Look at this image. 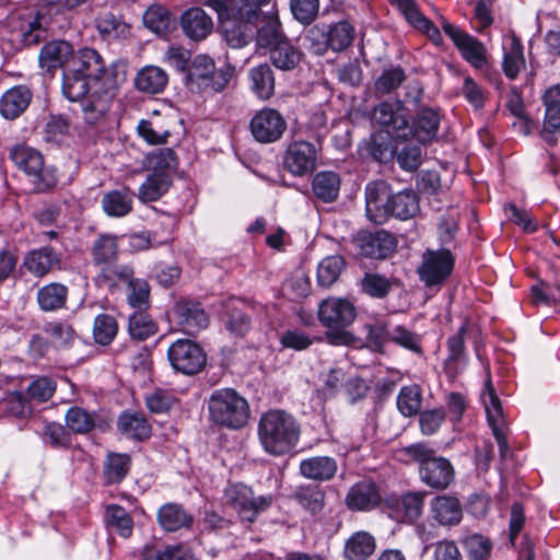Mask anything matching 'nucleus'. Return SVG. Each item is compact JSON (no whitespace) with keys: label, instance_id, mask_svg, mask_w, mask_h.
<instances>
[{"label":"nucleus","instance_id":"f257e3e1","mask_svg":"<svg viewBox=\"0 0 560 560\" xmlns=\"http://www.w3.org/2000/svg\"><path fill=\"white\" fill-rule=\"evenodd\" d=\"M270 0H233L228 5L221 0H212V10L218 14L219 32L222 35H283L278 13L262 14L260 5Z\"/></svg>","mask_w":560,"mask_h":560},{"label":"nucleus","instance_id":"f03ea898","mask_svg":"<svg viewBox=\"0 0 560 560\" xmlns=\"http://www.w3.org/2000/svg\"><path fill=\"white\" fill-rule=\"evenodd\" d=\"M364 194L366 218L377 225L385 224L390 218L406 221L420 211L419 198L412 189L394 194L385 180L369 183Z\"/></svg>","mask_w":560,"mask_h":560},{"label":"nucleus","instance_id":"7ed1b4c3","mask_svg":"<svg viewBox=\"0 0 560 560\" xmlns=\"http://www.w3.org/2000/svg\"><path fill=\"white\" fill-rule=\"evenodd\" d=\"M128 65L124 60L112 62V70L105 81H95L85 86V92L80 97L65 96L71 102H80L82 117L91 126H101L106 121L112 102L116 97L119 88L126 82Z\"/></svg>","mask_w":560,"mask_h":560},{"label":"nucleus","instance_id":"20e7f679","mask_svg":"<svg viewBox=\"0 0 560 560\" xmlns=\"http://www.w3.org/2000/svg\"><path fill=\"white\" fill-rule=\"evenodd\" d=\"M257 435L267 454L283 456L296 447L301 428L291 413L282 409H270L260 416Z\"/></svg>","mask_w":560,"mask_h":560},{"label":"nucleus","instance_id":"39448f33","mask_svg":"<svg viewBox=\"0 0 560 560\" xmlns=\"http://www.w3.org/2000/svg\"><path fill=\"white\" fill-rule=\"evenodd\" d=\"M112 70V63L106 67L102 56L92 48H82L73 52L68 61L66 74L62 79L63 94L80 97L95 81H105Z\"/></svg>","mask_w":560,"mask_h":560},{"label":"nucleus","instance_id":"423d86ee","mask_svg":"<svg viewBox=\"0 0 560 560\" xmlns=\"http://www.w3.org/2000/svg\"><path fill=\"white\" fill-rule=\"evenodd\" d=\"M400 452L419 465L420 480L428 487L444 490L453 482L455 471L452 463L438 456L435 450L427 443H413L402 447Z\"/></svg>","mask_w":560,"mask_h":560},{"label":"nucleus","instance_id":"0eeeda50","mask_svg":"<svg viewBox=\"0 0 560 560\" xmlns=\"http://www.w3.org/2000/svg\"><path fill=\"white\" fill-rule=\"evenodd\" d=\"M9 156L14 165L27 176L35 192H48L56 187L57 171L54 166L45 164L40 151L26 144H18L10 150Z\"/></svg>","mask_w":560,"mask_h":560},{"label":"nucleus","instance_id":"6e6552de","mask_svg":"<svg viewBox=\"0 0 560 560\" xmlns=\"http://www.w3.org/2000/svg\"><path fill=\"white\" fill-rule=\"evenodd\" d=\"M355 307L346 299L329 298L318 307V319L323 326L331 329L326 337L331 345H347L350 335L343 330L355 318Z\"/></svg>","mask_w":560,"mask_h":560},{"label":"nucleus","instance_id":"1a4fd4ad","mask_svg":"<svg viewBox=\"0 0 560 560\" xmlns=\"http://www.w3.org/2000/svg\"><path fill=\"white\" fill-rule=\"evenodd\" d=\"M249 405L233 388L212 393V422L230 429H241L249 419Z\"/></svg>","mask_w":560,"mask_h":560},{"label":"nucleus","instance_id":"9d476101","mask_svg":"<svg viewBox=\"0 0 560 560\" xmlns=\"http://www.w3.org/2000/svg\"><path fill=\"white\" fill-rule=\"evenodd\" d=\"M225 501L238 514L242 521L254 523L257 516L267 511L273 503L272 494L256 497L252 488L236 483L229 486L224 491Z\"/></svg>","mask_w":560,"mask_h":560},{"label":"nucleus","instance_id":"9b49d317","mask_svg":"<svg viewBox=\"0 0 560 560\" xmlns=\"http://www.w3.org/2000/svg\"><path fill=\"white\" fill-rule=\"evenodd\" d=\"M372 119L380 125L383 132L396 141H406L412 132L408 124L401 101H385L375 106Z\"/></svg>","mask_w":560,"mask_h":560},{"label":"nucleus","instance_id":"f8f14e48","mask_svg":"<svg viewBox=\"0 0 560 560\" xmlns=\"http://www.w3.org/2000/svg\"><path fill=\"white\" fill-rule=\"evenodd\" d=\"M172 368L185 375L199 373L207 363V354L201 347L190 339H177L167 350Z\"/></svg>","mask_w":560,"mask_h":560},{"label":"nucleus","instance_id":"ddd939ff","mask_svg":"<svg viewBox=\"0 0 560 560\" xmlns=\"http://www.w3.org/2000/svg\"><path fill=\"white\" fill-rule=\"evenodd\" d=\"M46 7L39 9L35 13L20 16L19 31L21 35H32L33 33L45 32L55 35L58 32H65L60 20L63 14L56 12L52 14L54 8H65V0H43Z\"/></svg>","mask_w":560,"mask_h":560},{"label":"nucleus","instance_id":"4468645a","mask_svg":"<svg viewBox=\"0 0 560 560\" xmlns=\"http://www.w3.org/2000/svg\"><path fill=\"white\" fill-rule=\"evenodd\" d=\"M454 257L450 249H428L422 255L418 275L425 287L440 285L451 276L454 269Z\"/></svg>","mask_w":560,"mask_h":560},{"label":"nucleus","instance_id":"2eb2a0df","mask_svg":"<svg viewBox=\"0 0 560 560\" xmlns=\"http://www.w3.org/2000/svg\"><path fill=\"white\" fill-rule=\"evenodd\" d=\"M353 242L361 256L372 259H386L397 247L395 236L385 230L360 231Z\"/></svg>","mask_w":560,"mask_h":560},{"label":"nucleus","instance_id":"dca6fc26","mask_svg":"<svg viewBox=\"0 0 560 560\" xmlns=\"http://www.w3.org/2000/svg\"><path fill=\"white\" fill-rule=\"evenodd\" d=\"M250 132L260 143L278 141L287 129L283 116L273 108H262L250 120Z\"/></svg>","mask_w":560,"mask_h":560},{"label":"nucleus","instance_id":"f3484780","mask_svg":"<svg viewBox=\"0 0 560 560\" xmlns=\"http://www.w3.org/2000/svg\"><path fill=\"white\" fill-rule=\"evenodd\" d=\"M317 149L307 141H294L289 144L284 158V167L295 176H303L316 166Z\"/></svg>","mask_w":560,"mask_h":560},{"label":"nucleus","instance_id":"a211bd4d","mask_svg":"<svg viewBox=\"0 0 560 560\" xmlns=\"http://www.w3.org/2000/svg\"><path fill=\"white\" fill-rule=\"evenodd\" d=\"M382 502L378 486L372 479H362L352 485L345 498L350 511L368 512L376 509Z\"/></svg>","mask_w":560,"mask_h":560},{"label":"nucleus","instance_id":"6ab92c4d","mask_svg":"<svg viewBox=\"0 0 560 560\" xmlns=\"http://www.w3.org/2000/svg\"><path fill=\"white\" fill-rule=\"evenodd\" d=\"M256 38L259 46L269 47V57L275 67L291 70L299 65L302 54L288 40V37Z\"/></svg>","mask_w":560,"mask_h":560},{"label":"nucleus","instance_id":"aec40b11","mask_svg":"<svg viewBox=\"0 0 560 560\" xmlns=\"http://www.w3.org/2000/svg\"><path fill=\"white\" fill-rule=\"evenodd\" d=\"M545 116L540 136L550 145L557 143L560 132V84L549 88L542 95Z\"/></svg>","mask_w":560,"mask_h":560},{"label":"nucleus","instance_id":"412c9836","mask_svg":"<svg viewBox=\"0 0 560 560\" xmlns=\"http://www.w3.org/2000/svg\"><path fill=\"white\" fill-rule=\"evenodd\" d=\"M467 323H463L457 331L446 340L447 355L443 362V370L451 380L457 377L467 365V352L465 348V336Z\"/></svg>","mask_w":560,"mask_h":560},{"label":"nucleus","instance_id":"4be33fe9","mask_svg":"<svg viewBox=\"0 0 560 560\" xmlns=\"http://www.w3.org/2000/svg\"><path fill=\"white\" fill-rule=\"evenodd\" d=\"M424 492H408L386 500L389 516L397 522H415L422 513Z\"/></svg>","mask_w":560,"mask_h":560},{"label":"nucleus","instance_id":"5701e85b","mask_svg":"<svg viewBox=\"0 0 560 560\" xmlns=\"http://www.w3.org/2000/svg\"><path fill=\"white\" fill-rule=\"evenodd\" d=\"M174 315L178 325L192 334L208 326V314L201 303L191 299H183L174 305Z\"/></svg>","mask_w":560,"mask_h":560},{"label":"nucleus","instance_id":"b1692460","mask_svg":"<svg viewBox=\"0 0 560 560\" xmlns=\"http://www.w3.org/2000/svg\"><path fill=\"white\" fill-rule=\"evenodd\" d=\"M432 518L441 526H456L462 522L463 510L457 498L452 495H436L430 502Z\"/></svg>","mask_w":560,"mask_h":560},{"label":"nucleus","instance_id":"393cba45","mask_svg":"<svg viewBox=\"0 0 560 560\" xmlns=\"http://www.w3.org/2000/svg\"><path fill=\"white\" fill-rule=\"evenodd\" d=\"M73 52L74 50L70 43L60 38L54 39L40 49V67L45 68L47 71H55L58 68H62L65 75L68 61L72 59Z\"/></svg>","mask_w":560,"mask_h":560},{"label":"nucleus","instance_id":"a878e982","mask_svg":"<svg viewBox=\"0 0 560 560\" xmlns=\"http://www.w3.org/2000/svg\"><path fill=\"white\" fill-rule=\"evenodd\" d=\"M338 470L337 460L330 456H312L302 459L299 472L305 479L325 482L331 480Z\"/></svg>","mask_w":560,"mask_h":560},{"label":"nucleus","instance_id":"bb28decb","mask_svg":"<svg viewBox=\"0 0 560 560\" xmlns=\"http://www.w3.org/2000/svg\"><path fill=\"white\" fill-rule=\"evenodd\" d=\"M135 278L131 265L113 262L100 269L94 281L96 285L106 288L110 293L119 290L121 284L127 285Z\"/></svg>","mask_w":560,"mask_h":560},{"label":"nucleus","instance_id":"cd10ccee","mask_svg":"<svg viewBox=\"0 0 560 560\" xmlns=\"http://www.w3.org/2000/svg\"><path fill=\"white\" fill-rule=\"evenodd\" d=\"M59 262V255L50 246L28 252L23 261L26 270L38 278L48 275Z\"/></svg>","mask_w":560,"mask_h":560},{"label":"nucleus","instance_id":"c85d7f7f","mask_svg":"<svg viewBox=\"0 0 560 560\" xmlns=\"http://www.w3.org/2000/svg\"><path fill=\"white\" fill-rule=\"evenodd\" d=\"M69 289L60 282H50L36 292V303L42 312H57L66 308Z\"/></svg>","mask_w":560,"mask_h":560},{"label":"nucleus","instance_id":"c756f323","mask_svg":"<svg viewBox=\"0 0 560 560\" xmlns=\"http://www.w3.org/2000/svg\"><path fill=\"white\" fill-rule=\"evenodd\" d=\"M486 387L488 389V397H489V402H490V405L485 402L488 422H489V425L491 427L493 436L497 441L500 456H501V458L504 459L508 457V455L510 453V448H509L508 440L504 435V432L501 430V428L498 424L499 420L502 417V407H501L499 398L495 396L494 390L492 389L490 380L487 381Z\"/></svg>","mask_w":560,"mask_h":560},{"label":"nucleus","instance_id":"7c9ffc66","mask_svg":"<svg viewBox=\"0 0 560 560\" xmlns=\"http://www.w3.org/2000/svg\"><path fill=\"white\" fill-rule=\"evenodd\" d=\"M32 92L24 85L8 90L0 100V113L7 119H15L28 107Z\"/></svg>","mask_w":560,"mask_h":560},{"label":"nucleus","instance_id":"2f4dec72","mask_svg":"<svg viewBox=\"0 0 560 560\" xmlns=\"http://www.w3.org/2000/svg\"><path fill=\"white\" fill-rule=\"evenodd\" d=\"M133 195L129 187L105 192L101 200L103 211L112 218L128 215L133 209Z\"/></svg>","mask_w":560,"mask_h":560},{"label":"nucleus","instance_id":"473e14b6","mask_svg":"<svg viewBox=\"0 0 560 560\" xmlns=\"http://www.w3.org/2000/svg\"><path fill=\"white\" fill-rule=\"evenodd\" d=\"M119 236L109 233L100 234L91 247L92 261L103 268L116 262L119 256Z\"/></svg>","mask_w":560,"mask_h":560},{"label":"nucleus","instance_id":"72a5a7b5","mask_svg":"<svg viewBox=\"0 0 560 560\" xmlns=\"http://www.w3.org/2000/svg\"><path fill=\"white\" fill-rule=\"evenodd\" d=\"M144 26L155 35H167L176 30V18L163 5H150L143 13Z\"/></svg>","mask_w":560,"mask_h":560},{"label":"nucleus","instance_id":"f704fd0d","mask_svg":"<svg viewBox=\"0 0 560 560\" xmlns=\"http://www.w3.org/2000/svg\"><path fill=\"white\" fill-rule=\"evenodd\" d=\"M291 498L311 515L319 514L325 508L326 492L318 485H301L294 489Z\"/></svg>","mask_w":560,"mask_h":560},{"label":"nucleus","instance_id":"c9c22d12","mask_svg":"<svg viewBox=\"0 0 560 560\" xmlns=\"http://www.w3.org/2000/svg\"><path fill=\"white\" fill-rule=\"evenodd\" d=\"M524 48L518 37H509L503 43L502 71L509 80H515L525 69Z\"/></svg>","mask_w":560,"mask_h":560},{"label":"nucleus","instance_id":"e433bc0d","mask_svg":"<svg viewBox=\"0 0 560 560\" xmlns=\"http://www.w3.org/2000/svg\"><path fill=\"white\" fill-rule=\"evenodd\" d=\"M117 428L124 435L137 441H144L151 435V424L140 412H122L117 420Z\"/></svg>","mask_w":560,"mask_h":560},{"label":"nucleus","instance_id":"4c0bfd02","mask_svg":"<svg viewBox=\"0 0 560 560\" xmlns=\"http://www.w3.org/2000/svg\"><path fill=\"white\" fill-rule=\"evenodd\" d=\"M168 82L167 73L160 67L145 66L135 78V86L147 94H159L164 91Z\"/></svg>","mask_w":560,"mask_h":560},{"label":"nucleus","instance_id":"58836bf2","mask_svg":"<svg viewBox=\"0 0 560 560\" xmlns=\"http://www.w3.org/2000/svg\"><path fill=\"white\" fill-rule=\"evenodd\" d=\"M340 176L332 171H320L312 179V191L323 202L335 201L340 191Z\"/></svg>","mask_w":560,"mask_h":560},{"label":"nucleus","instance_id":"ea45409f","mask_svg":"<svg viewBox=\"0 0 560 560\" xmlns=\"http://www.w3.org/2000/svg\"><path fill=\"white\" fill-rule=\"evenodd\" d=\"M389 2L401 12L416 31L423 35H440L439 28L418 10L413 0H389Z\"/></svg>","mask_w":560,"mask_h":560},{"label":"nucleus","instance_id":"a19ab883","mask_svg":"<svg viewBox=\"0 0 560 560\" xmlns=\"http://www.w3.org/2000/svg\"><path fill=\"white\" fill-rule=\"evenodd\" d=\"M460 56L475 69H483L488 65L486 46L477 37H451Z\"/></svg>","mask_w":560,"mask_h":560},{"label":"nucleus","instance_id":"79ce46f5","mask_svg":"<svg viewBox=\"0 0 560 560\" xmlns=\"http://www.w3.org/2000/svg\"><path fill=\"white\" fill-rule=\"evenodd\" d=\"M440 114L432 108H422L416 116L409 138H416L419 143L431 141L438 132Z\"/></svg>","mask_w":560,"mask_h":560},{"label":"nucleus","instance_id":"37998d69","mask_svg":"<svg viewBox=\"0 0 560 560\" xmlns=\"http://www.w3.org/2000/svg\"><path fill=\"white\" fill-rule=\"evenodd\" d=\"M172 183L173 176L151 172L139 187L138 199L142 203L156 201L168 191Z\"/></svg>","mask_w":560,"mask_h":560},{"label":"nucleus","instance_id":"c03bdc74","mask_svg":"<svg viewBox=\"0 0 560 560\" xmlns=\"http://www.w3.org/2000/svg\"><path fill=\"white\" fill-rule=\"evenodd\" d=\"M186 83L190 91L201 92L210 86V59L206 55L195 57L186 71Z\"/></svg>","mask_w":560,"mask_h":560},{"label":"nucleus","instance_id":"a18cd8bd","mask_svg":"<svg viewBox=\"0 0 560 560\" xmlns=\"http://www.w3.org/2000/svg\"><path fill=\"white\" fill-rule=\"evenodd\" d=\"M250 89L262 100H269L275 93L273 71L267 63L258 65L249 70Z\"/></svg>","mask_w":560,"mask_h":560},{"label":"nucleus","instance_id":"49530a36","mask_svg":"<svg viewBox=\"0 0 560 560\" xmlns=\"http://www.w3.org/2000/svg\"><path fill=\"white\" fill-rule=\"evenodd\" d=\"M160 525L166 532H175L183 527L190 526L192 517L187 514L182 505L176 503H166L158 512Z\"/></svg>","mask_w":560,"mask_h":560},{"label":"nucleus","instance_id":"de8ad7c7","mask_svg":"<svg viewBox=\"0 0 560 560\" xmlns=\"http://www.w3.org/2000/svg\"><path fill=\"white\" fill-rule=\"evenodd\" d=\"M131 467V458L125 453L109 452L103 466V476L108 485L119 483L128 475Z\"/></svg>","mask_w":560,"mask_h":560},{"label":"nucleus","instance_id":"09e8293b","mask_svg":"<svg viewBox=\"0 0 560 560\" xmlns=\"http://www.w3.org/2000/svg\"><path fill=\"white\" fill-rule=\"evenodd\" d=\"M144 165L151 172L165 173L172 176L177 170L178 159L173 149L160 148L147 154Z\"/></svg>","mask_w":560,"mask_h":560},{"label":"nucleus","instance_id":"8fccbe9b","mask_svg":"<svg viewBox=\"0 0 560 560\" xmlns=\"http://www.w3.org/2000/svg\"><path fill=\"white\" fill-rule=\"evenodd\" d=\"M375 550V539L366 532L353 534L346 542L347 560H366Z\"/></svg>","mask_w":560,"mask_h":560},{"label":"nucleus","instance_id":"3c124183","mask_svg":"<svg viewBox=\"0 0 560 560\" xmlns=\"http://www.w3.org/2000/svg\"><path fill=\"white\" fill-rule=\"evenodd\" d=\"M105 523L109 530L116 532L122 538H129L133 532V521L130 514L120 505H109L105 512Z\"/></svg>","mask_w":560,"mask_h":560},{"label":"nucleus","instance_id":"603ef678","mask_svg":"<svg viewBox=\"0 0 560 560\" xmlns=\"http://www.w3.org/2000/svg\"><path fill=\"white\" fill-rule=\"evenodd\" d=\"M179 22L185 35H208L210 18L199 7L185 10L180 15Z\"/></svg>","mask_w":560,"mask_h":560},{"label":"nucleus","instance_id":"864d4df0","mask_svg":"<svg viewBox=\"0 0 560 560\" xmlns=\"http://www.w3.org/2000/svg\"><path fill=\"white\" fill-rule=\"evenodd\" d=\"M69 432L75 434H86L91 432L96 423V416L82 407H70L65 416Z\"/></svg>","mask_w":560,"mask_h":560},{"label":"nucleus","instance_id":"5fc2aeb1","mask_svg":"<svg viewBox=\"0 0 560 560\" xmlns=\"http://www.w3.org/2000/svg\"><path fill=\"white\" fill-rule=\"evenodd\" d=\"M237 84V72L234 65L223 60L218 67L212 61V92L230 93Z\"/></svg>","mask_w":560,"mask_h":560},{"label":"nucleus","instance_id":"6e6d98bb","mask_svg":"<svg viewBox=\"0 0 560 560\" xmlns=\"http://www.w3.org/2000/svg\"><path fill=\"white\" fill-rule=\"evenodd\" d=\"M145 311L147 310L135 311V313L129 316L128 331L132 339L142 341L158 331L156 324Z\"/></svg>","mask_w":560,"mask_h":560},{"label":"nucleus","instance_id":"4d7b16f0","mask_svg":"<svg viewBox=\"0 0 560 560\" xmlns=\"http://www.w3.org/2000/svg\"><path fill=\"white\" fill-rule=\"evenodd\" d=\"M469 560H488L492 551V541L481 534H470L460 538Z\"/></svg>","mask_w":560,"mask_h":560},{"label":"nucleus","instance_id":"13d9d810","mask_svg":"<svg viewBox=\"0 0 560 560\" xmlns=\"http://www.w3.org/2000/svg\"><path fill=\"white\" fill-rule=\"evenodd\" d=\"M360 283L362 291L374 299L386 298L394 285L392 279L376 272H365Z\"/></svg>","mask_w":560,"mask_h":560},{"label":"nucleus","instance_id":"bf43d9fd","mask_svg":"<svg viewBox=\"0 0 560 560\" xmlns=\"http://www.w3.org/2000/svg\"><path fill=\"white\" fill-rule=\"evenodd\" d=\"M421 390L417 385L402 386L396 398L397 408L405 417L417 415L421 408Z\"/></svg>","mask_w":560,"mask_h":560},{"label":"nucleus","instance_id":"052dcab7","mask_svg":"<svg viewBox=\"0 0 560 560\" xmlns=\"http://www.w3.org/2000/svg\"><path fill=\"white\" fill-rule=\"evenodd\" d=\"M126 287L128 305L136 311L148 310L150 306V285L148 281L135 277Z\"/></svg>","mask_w":560,"mask_h":560},{"label":"nucleus","instance_id":"680f3d73","mask_svg":"<svg viewBox=\"0 0 560 560\" xmlns=\"http://www.w3.org/2000/svg\"><path fill=\"white\" fill-rule=\"evenodd\" d=\"M345 267V260L339 255L324 258L317 268V282L323 288H329L340 276Z\"/></svg>","mask_w":560,"mask_h":560},{"label":"nucleus","instance_id":"e2e57ef3","mask_svg":"<svg viewBox=\"0 0 560 560\" xmlns=\"http://www.w3.org/2000/svg\"><path fill=\"white\" fill-rule=\"evenodd\" d=\"M118 325L116 319L109 314H100L94 319L93 336L97 343L102 346L109 345L116 337Z\"/></svg>","mask_w":560,"mask_h":560},{"label":"nucleus","instance_id":"0e129e2a","mask_svg":"<svg viewBox=\"0 0 560 560\" xmlns=\"http://www.w3.org/2000/svg\"><path fill=\"white\" fill-rule=\"evenodd\" d=\"M142 557L143 560H195L194 555L182 546L145 547Z\"/></svg>","mask_w":560,"mask_h":560},{"label":"nucleus","instance_id":"69168bd1","mask_svg":"<svg viewBox=\"0 0 560 560\" xmlns=\"http://www.w3.org/2000/svg\"><path fill=\"white\" fill-rule=\"evenodd\" d=\"M424 551L430 555L431 560H464V557L452 539H441L425 545Z\"/></svg>","mask_w":560,"mask_h":560},{"label":"nucleus","instance_id":"338daca9","mask_svg":"<svg viewBox=\"0 0 560 560\" xmlns=\"http://www.w3.org/2000/svg\"><path fill=\"white\" fill-rule=\"evenodd\" d=\"M390 341L417 355L423 354L421 336L402 325H397L390 330Z\"/></svg>","mask_w":560,"mask_h":560},{"label":"nucleus","instance_id":"774afa93","mask_svg":"<svg viewBox=\"0 0 560 560\" xmlns=\"http://www.w3.org/2000/svg\"><path fill=\"white\" fill-rule=\"evenodd\" d=\"M96 27L101 35H126L131 32V25L112 12L100 15L96 19Z\"/></svg>","mask_w":560,"mask_h":560}]
</instances>
